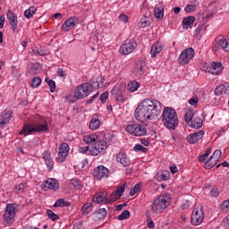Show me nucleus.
<instances>
[{
  "label": "nucleus",
  "instance_id": "680f3d73",
  "mask_svg": "<svg viewBox=\"0 0 229 229\" xmlns=\"http://www.w3.org/2000/svg\"><path fill=\"white\" fill-rule=\"evenodd\" d=\"M191 207V200H185V202L182 205V210H187Z\"/></svg>",
  "mask_w": 229,
  "mask_h": 229
},
{
  "label": "nucleus",
  "instance_id": "9d476101",
  "mask_svg": "<svg viewBox=\"0 0 229 229\" xmlns=\"http://www.w3.org/2000/svg\"><path fill=\"white\" fill-rule=\"evenodd\" d=\"M194 58V50L192 47H188L183 50L179 55L178 62L180 65H187L191 60Z\"/></svg>",
  "mask_w": 229,
  "mask_h": 229
},
{
  "label": "nucleus",
  "instance_id": "58836bf2",
  "mask_svg": "<svg viewBox=\"0 0 229 229\" xmlns=\"http://www.w3.org/2000/svg\"><path fill=\"white\" fill-rule=\"evenodd\" d=\"M41 83H42V79H40V77L37 76L34 79H32L31 87H32V89H38V87H40Z\"/></svg>",
  "mask_w": 229,
  "mask_h": 229
},
{
  "label": "nucleus",
  "instance_id": "e2e57ef3",
  "mask_svg": "<svg viewBox=\"0 0 229 229\" xmlns=\"http://www.w3.org/2000/svg\"><path fill=\"white\" fill-rule=\"evenodd\" d=\"M140 144H142V146H146V147L149 146L151 142L149 141V140H147V139H140Z\"/></svg>",
  "mask_w": 229,
  "mask_h": 229
},
{
  "label": "nucleus",
  "instance_id": "ddd939ff",
  "mask_svg": "<svg viewBox=\"0 0 229 229\" xmlns=\"http://www.w3.org/2000/svg\"><path fill=\"white\" fill-rule=\"evenodd\" d=\"M108 174H110V170L103 165H98L93 170V176L97 178V180L108 178Z\"/></svg>",
  "mask_w": 229,
  "mask_h": 229
},
{
  "label": "nucleus",
  "instance_id": "5fc2aeb1",
  "mask_svg": "<svg viewBox=\"0 0 229 229\" xmlns=\"http://www.w3.org/2000/svg\"><path fill=\"white\" fill-rule=\"evenodd\" d=\"M64 205H65V200H64V199H58V200L55 203L54 207L56 208H58V207H64Z\"/></svg>",
  "mask_w": 229,
  "mask_h": 229
},
{
  "label": "nucleus",
  "instance_id": "dca6fc26",
  "mask_svg": "<svg viewBox=\"0 0 229 229\" xmlns=\"http://www.w3.org/2000/svg\"><path fill=\"white\" fill-rule=\"evenodd\" d=\"M223 72V64L213 62L207 69L206 72L209 74H215L216 76H219Z\"/></svg>",
  "mask_w": 229,
  "mask_h": 229
},
{
  "label": "nucleus",
  "instance_id": "c9c22d12",
  "mask_svg": "<svg viewBox=\"0 0 229 229\" xmlns=\"http://www.w3.org/2000/svg\"><path fill=\"white\" fill-rule=\"evenodd\" d=\"M26 187H28L26 182H21L14 187V192H16V194H21V192H24Z\"/></svg>",
  "mask_w": 229,
  "mask_h": 229
},
{
  "label": "nucleus",
  "instance_id": "49530a36",
  "mask_svg": "<svg viewBox=\"0 0 229 229\" xmlns=\"http://www.w3.org/2000/svg\"><path fill=\"white\" fill-rule=\"evenodd\" d=\"M82 210L86 214H89L90 212V210H92V203L88 202V203L84 204L82 207Z\"/></svg>",
  "mask_w": 229,
  "mask_h": 229
},
{
  "label": "nucleus",
  "instance_id": "2f4dec72",
  "mask_svg": "<svg viewBox=\"0 0 229 229\" xmlns=\"http://www.w3.org/2000/svg\"><path fill=\"white\" fill-rule=\"evenodd\" d=\"M37 13V7L35 6H30L29 9H27L23 15L24 17H26V19H31V17H33V15H35Z\"/></svg>",
  "mask_w": 229,
  "mask_h": 229
},
{
  "label": "nucleus",
  "instance_id": "a211bd4d",
  "mask_svg": "<svg viewBox=\"0 0 229 229\" xmlns=\"http://www.w3.org/2000/svg\"><path fill=\"white\" fill-rule=\"evenodd\" d=\"M205 136V131L200 130L197 132L191 133L190 134L186 140L190 143V144H196L199 140H201V139H203V137Z\"/></svg>",
  "mask_w": 229,
  "mask_h": 229
},
{
  "label": "nucleus",
  "instance_id": "423d86ee",
  "mask_svg": "<svg viewBox=\"0 0 229 229\" xmlns=\"http://www.w3.org/2000/svg\"><path fill=\"white\" fill-rule=\"evenodd\" d=\"M106 148H108L106 141L102 140L98 137L95 140L94 143L91 144V147L89 148V153L92 155V157H98V155L103 153Z\"/></svg>",
  "mask_w": 229,
  "mask_h": 229
},
{
  "label": "nucleus",
  "instance_id": "6ab92c4d",
  "mask_svg": "<svg viewBox=\"0 0 229 229\" xmlns=\"http://www.w3.org/2000/svg\"><path fill=\"white\" fill-rule=\"evenodd\" d=\"M43 189H51L52 191H58L60 189V184L56 179H47L43 184Z\"/></svg>",
  "mask_w": 229,
  "mask_h": 229
},
{
  "label": "nucleus",
  "instance_id": "f03ea898",
  "mask_svg": "<svg viewBox=\"0 0 229 229\" xmlns=\"http://www.w3.org/2000/svg\"><path fill=\"white\" fill-rule=\"evenodd\" d=\"M44 131H49V125L45 117L36 114L33 117L32 124L26 123L22 130L20 131V135H31L32 133H42Z\"/></svg>",
  "mask_w": 229,
  "mask_h": 229
},
{
  "label": "nucleus",
  "instance_id": "09e8293b",
  "mask_svg": "<svg viewBox=\"0 0 229 229\" xmlns=\"http://www.w3.org/2000/svg\"><path fill=\"white\" fill-rule=\"evenodd\" d=\"M99 99H100L101 103H103V104L106 103V100L108 99V92L106 91V92L102 93L100 95Z\"/></svg>",
  "mask_w": 229,
  "mask_h": 229
},
{
  "label": "nucleus",
  "instance_id": "9b49d317",
  "mask_svg": "<svg viewBox=\"0 0 229 229\" xmlns=\"http://www.w3.org/2000/svg\"><path fill=\"white\" fill-rule=\"evenodd\" d=\"M137 47V42L133 38L126 39L120 47L121 55H130L135 51Z\"/></svg>",
  "mask_w": 229,
  "mask_h": 229
},
{
  "label": "nucleus",
  "instance_id": "f704fd0d",
  "mask_svg": "<svg viewBox=\"0 0 229 229\" xmlns=\"http://www.w3.org/2000/svg\"><path fill=\"white\" fill-rule=\"evenodd\" d=\"M46 83L50 87V92H55L56 90V83L53 79H50L49 77H47L45 79Z\"/></svg>",
  "mask_w": 229,
  "mask_h": 229
},
{
  "label": "nucleus",
  "instance_id": "f257e3e1",
  "mask_svg": "<svg viewBox=\"0 0 229 229\" xmlns=\"http://www.w3.org/2000/svg\"><path fill=\"white\" fill-rule=\"evenodd\" d=\"M161 112L162 103L160 101L146 98L136 107L134 117L139 123H146V121H153L155 117H158Z\"/></svg>",
  "mask_w": 229,
  "mask_h": 229
},
{
  "label": "nucleus",
  "instance_id": "1a4fd4ad",
  "mask_svg": "<svg viewBox=\"0 0 229 229\" xmlns=\"http://www.w3.org/2000/svg\"><path fill=\"white\" fill-rule=\"evenodd\" d=\"M17 211V206L15 204H7L4 214V221L6 225H13L15 221V212Z\"/></svg>",
  "mask_w": 229,
  "mask_h": 229
},
{
  "label": "nucleus",
  "instance_id": "864d4df0",
  "mask_svg": "<svg viewBox=\"0 0 229 229\" xmlns=\"http://www.w3.org/2000/svg\"><path fill=\"white\" fill-rule=\"evenodd\" d=\"M221 208L222 210H229V199L222 202Z\"/></svg>",
  "mask_w": 229,
  "mask_h": 229
},
{
  "label": "nucleus",
  "instance_id": "a19ab883",
  "mask_svg": "<svg viewBox=\"0 0 229 229\" xmlns=\"http://www.w3.org/2000/svg\"><path fill=\"white\" fill-rule=\"evenodd\" d=\"M121 199V195L114 191L110 195V199H107L106 203H114V201H117V199Z\"/></svg>",
  "mask_w": 229,
  "mask_h": 229
},
{
  "label": "nucleus",
  "instance_id": "bf43d9fd",
  "mask_svg": "<svg viewBox=\"0 0 229 229\" xmlns=\"http://www.w3.org/2000/svg\"><path fill=\"white\" fill-rule=\"evenodd\" d=\"M105 139L109 144H112L114 140H115V138H114V136H110L108 134L105 135Z\"/></svg>",
  "mask_w": 229,
  "mask_h": 229
},
{
  "label": "nucleus",
  "instance_id": "4c0bfd02",
  "mask_svg": "<svg viewBox=\"0 0 229 229\" xmlns=\"http://www.w3.org/2000/svg\"><path fill=\"white\" fill-rule=\"evenodd\" d=\"M149 24H150L149 18L146 16H143L140 21L139 22L140 28H146L149 26Z\"/></svg>",
  "mask_w": 229,
  "mask_h": 229
},
{
  "label": "nucleus",
  "instance_id": "052dcab7",
  "mask_svg": "<svg viewBox=\"0 0 229 229\" xmlns=\"http://www.w3.org/2000/svg\"><path fill=\"white\" fill-rule=\"evenodd\" d=\"M57 76H59V78H65V71H64L62 68H59L57 70Z\"/></svg>",
  "mask_w": 229,
  "mask_h": 229
},
{
  "label": "nucleus",
  "instance_id": "7c9ffc66",
  "mask_svg": "<svg viewBox=\"0 0 229 229\" xmlns=\"http://www.w3.org/2000/svg\"><path fill=\"white\" fill-rule=\"evenodd\" d=\"M98 138V136L96 134H88L83 137V140L86 144H94Z\"/></svg>",
  "mask_w": 229,
  "mask_h": 229
},
{
  "label": "nucleus",
  "instance_id": "cd10ccee",
  "mask_svg": "<svg viewBox=\"0 0 229 229\" xmlns=\"http://www.w3.org/2000/svg\"><path fill=\"white\" fill-rule=\"evenodd\" d=\"M196 21V17L188 16L182 19V28L183 30H189V28H192L194 25V21Z\"/></svg>",
  "mask_w": 229,
  "mask_h": 229
},
{
  "label": "nucleus",
  "instance_id": "39448f33",
  "mask_svg": "<svg viewBox=\"0 0 229 229\" xmlns=\"http://www.w3.org/2000/svg\"><path fill=\"white\" fill-rule=\"evenodd\" d=\"M125 131L133 137H144L148 133L146 125L140 123H131L126 126Z\"/></svg>",
  "mask_w": 229,
  "mask_h": 229
},
{
  "label": "nucleus",
  "instance_id": "3c124183",
  "mask_svg": "<svg viewBox=\"0 0 229 229\" xmlns=\"http://www.w3.org/2000/svg\"><path fill=\"white\" fill-rule=\"evenodd\" d=\"M184 11L186 12V13H191V12H195L196 9L194 8L193 4H187L184 8Z\"/></svg>",
  "mask_w": 229,
  "mask_h": 229
},
{
  "label": "nucleus",
  "instance_id": "20e7f679",
  "mask_svg": "<svg viewBox=\"0 0 229 229\" xmlns=\"http://www.w3.org/2000/svg\"><path fill=\"white\" fill-rule=\"evenodd\" d=\"M171 205V196L169 194L159 195L151 205V211L154 214H162L165 208Z\"/></svg>",
  "mask_w": 229,
  "mask_h": 229
},
{
  "label": "nucleus",
  "instance_id": "bb28decb",
  "mask_svg": "<svg viewBox=\"0 0 229 229\" xmlns=\"http://www.w3.org/2000/svg\"><path fill=\"white\" fill-rule=\"evenodd\" d=\"M215 96H223V94H229V83L226 82L216 87L214 90Z\"/></svg>",
  "mask_w": 229,
  "mask_h": 229
},
{
  "label": "nucleus",
  "instance_id": "a18cd8bd",
  "mask_svg": "<svg viewBox=\"0 0 229 229\" xmlns=\"http://www.w3.org/2000/svg\"><path fill=\"white\" fill-rule=\"evenodd\" d=\"M221 155H222L221 149H216L214 151L210 158H213L214 160H216V162H219V158H221Z\"/></svg>",
  "mask_w": 229,
  "mask_h": 229
},
{
  "label": "nucleus",
  "instance_id": "c756f323",
  "mask_svg": "<svg viewBox=\"0 0 229 229\" xmlns=\"http://www.w3.org/2000/svg\"><path fill=\"white\" fill-rule=\"evenodd\" d=\"M139 87H140V83L137 81H131L127 85V90L129 92H136V90H139Z\"/></svg>",
  "mask_w": 229,
  "mask_h": 229
},
{
  "label": "nucleus",
  "instance_id": "0eeeda50",
  "mask_svg": "<svg viewBox=\"0 0 229 229\" xmlns=\"http://www.w3.org/2000/svg\"><path fill=\"white\" fill-rule=\"evenodd\" d=\"M126 92V85L120 84L118 86H114L111 90V96L113 99H115L117 103H126V97H124V93Z\"/></svg>",
  "mask_w": 229,
  "mask_h": 229
},
{
  "label": "nucleus",
  "instance_id": "37998d69",
  "mask_svg": "<svg viewBox=\"0 0 229 229\" xmlns=\"http://www.w3.org/2000/svg\"><path fill=\"white\" fill-rule=\"evenodd\" d=\"M192 117H194V113L192 111H188L184 115L185 123L188 124L192 123Z\"/></svg>",
  "mask_w": 229,
  "mask_h": 229
},
{
  "label": "nucleus",
  "instance_id": "5701e85b",
  "mask_svg": "<svg viewBox=\"0 0 229 229\" xmlns=\"http://www.w3.org/2000/svg\"><path fill=\"white\" fill-rule=\"evenodd\" d=\"M146 67V63L144 61H136L134 64L133 72L136 76H142L144 74V68Z\"/></svg>",
  "mask_w": 229,
  "mask_h": 229
},
{
  "label": "nucleus",
  "instance_id": "13d9d810",
  "mask_svg": "<svg viewBox=\"0 0 229 229\" xmlns=\"http://www.w3.org/2000/svg\"><path fill=\"white\" fill-rule=\"evenodd\" d=\"M89 150L90 151L89 147H79L78 148L79 153H83V154L87 153V151Z\"/></svg>",
  "mask_w": 229,
  "mask_h": 229
},
{
  "label": "nucleus",
  "instance_id": "79ce46f5",
  "mask_svg": "<svg viewBox=\"0 0 229 229\" xmlns=\"http://www.w3.org/2000/svg\"><path fill=\"white\" fill-rule=\"evenodd\" d=\"M47 215L48 218L51 219V221H58V219H60L58 215L55 214V212H53V210L47 209Z\"/></svg>",
  "mask_w": 229,
  "mask_h": 229
},
{
  "label": "nucleus",
  "instance_id": "2eb2a0df",
  "mask_svg": "<svg viewBox=\"0 0 229 229\" xmlns=\"http://www.w3.org/2000/svg\"><path fill=\"white\" fill-rule=\"evenodd\" d=\"M80 20L76 17H72L67 19L62 25L61 30L63 31H71L73 28L76 27V24H79Z\"/></svg>",
  "mask_w": 229,
  "mask_h": 229
},
{
  "label": "nucleus",
  "instance_id": "603ef678",
  "mask_svg": "<svg viewBox=\"0 0 229 229\" xmlns=\"http://www.w3.org/2000/svg\"><path fill=\"white\" fill-rule=\"evenodd\" d=\"M124 187H126V184H123L122 186L118 187L115 190V192L119 195V196H123V194L124 193Z\"/></svg>",
  "mask_w": 229,
  "mask_h": 229
},
{
  "label": "nucleus",
  "instance_id": "393cba45",
  "mask_svg": "<svg viewBox=\"0 0 229 229\" xmlns=\"http://www.w3.org/2000/svg\"><path fill=\"white\" fill-rule=\"evenodd\" d=\"M99 126H101V121L99 120V115L98 114H93L90 123H89V130L93 131L98 130Z\"/></svg>",
  "mask_w": 229,
  "mask_h": 229
},
{
  "label": "nucleus",
  "instance_id": "473e14b6",
  "mask_svg": "<svg viewBox=\"0 0 229 229\" xmlns=\"http://www.w3.org/2000/svg\"><path fill=\"white\" fill-rule=\"evenodd\" d=\"M190 126L191 128H196V129H199L201 128V126H203V120H201V118H194V121H191V123H190Z\"/></svg>",
  "mask_w": 229,
  "mask_h": 229
},
{
  "label": "nucleus",
  "instance_id": "72a5a7b5",
  "mask_svg": "<svg viewBox=\"0 0 229 229\" xmlns=\"http://www.w3.org/2000/svg\"><path fill=\"white\" fill-rule=\"evenodd\" d=\"M218 44L224 49V51H226L227 53H229V39H226V38L218 39Z\"/></svg>",
  "mask_w": 229,
  "mask_h": 229
},
{
  "label": "nucleus",
  "instance_id": "b1692460",
  "mask_svg": "<svg viewBox=\"0 0 229 229\" xmlns=\"http://www.w3.org/2000/svg\"><path fill=\"white\" fill-rule=\"evenodd\" d=\"M12 120V112L5 110L0 114V126L3 127L4 124H8Z\"/></svg>",
  "mask_w": 229,
  "mask_h": 229
},
{
  "label": "nucleus",
  "instance_id": "774afa93",
  "mask_svg": "<svg viewBox=\"0 0 229 229\" xmlns=\"http://www.w3.org/2000/svg\"><path fill=\"white\" fill-rule=\"evenodd\" d=\"M98 214H100V217H105L106 216V208H99Z\"/></svg>",
  "mask_w": 229,
  "mask_h": 229
},
{
  "label": "nucleus",
  "instance_id": "c03bdc74",
  "mask_svg": "<svg viewBox=\"0 0 229 229\" xmlns=\"http://www.w3.org/2000/svg\"><path fill=\"white\" fill-rule=\"evenodd\" d=\"M126 219H130V211L129 210H124L122 212L120 216H118V220L119 221H124Z\"/></svg>",
  "mask_w": 229,
  "mask_h": 229
},
{
  "label": "nucleus",
  "instance_id": "6e6552de",
  "mask_svg": "<svg viewBox=\"0 0 229 229\" xmlns=\"http://www.w3.org/2000/svg\"><path fill=\"white\" fill-rule=\"evenodd\" d=\"M92 92V84L85 82L79 85L74 92L76 99H84V98H89Z\"/></svg>",
  "mask_w": 229,
  "mask_h": 229
},
{
  "label": "nucleus",
  "instance_id": "aec40b11",
  "mask_svg": "<svg viewBox=\"0 0 229 229\" xmlns=\"http://www.w3.org/2000/svg\"><path fill=\"white\" fill-rule=\"evenodd\" d=\"M42 158L45 160V164L48 169V171H53V167L55 165V161H53V157H51V152L49 150H46L42 154Z\"/></svg>",
  "mask_w": 229,
  "mask_h": 229
},
{
  "label": "nucleus",
  "instance_id": "69168bd1",
  "mask_svg": "<svg viewBox=\"0 0 229 229\" xmlns=\"http://www.w3.org/2000/svg\"><path fill=\"white\" fill-rule=\"evenodd\" d=\"M189 104L191 105V106H194L195 105H198V98H192L189 100Z\"/></svg>",
  "mask_w": 229,
  "mask_h": 229
},
{
  "label": "nucleus",
  "instance_id": "8fccbe9b",
  "mask_svg": "<svg viewBox=\"0 0 229 229\" xmlns=\"http://www.w3.org/2000/svg\"><path fill=\"white\" fill-rule=\"evenodd\" d=\"M139 191H140V186L136 184L130 191L131 196H135Z\"/></svg>",
  "mask_w": 229,
  "mask_h": 229
},
{
  "label": "nucleus",
  "instance_id": "4be33fe9",
  "mask_svg": "<svg viewBox=\"0 0 229 229\" xmlns=\"http://www.w3.org/2000/svg\"><path fill=\"white\" fill-rule=\"evenodd\" d=\"M164 51V46H162V43L156 42L152 45L150 55L152 58H157V55H160Z\"/></svg>",
  "mask_w": 229,
  "mask_h": 229
},
{
  "label": "nucleus",
  "instance_id": "7ed1b4c3",
  "mask_svg": "<svg viewBox=\"0 0 229 229\" xmlns=\"http://www.w3.org/2000/svg\"><path fill=\"white\" fill-rule=\"evenodd\" d=\"M164 126L168 130H176L178 127V114L173 107H165L162 114Z\"/></svg>",
  "mask_w": 229,
  "mask_h": 229
},
{
  "label": "nucleus",
  "instance_id": "4d7b16f0",
  "mask_svg": "<svg viewBox=\"0 0 229 229\" xmlns=\"http://www.w3.org/2000/svg\"><path fill=\"white\" fill-rule=\"evenodd\" d=\"M39 67H40V65H38V64L33 65L30 69V74H37Z\"/></svg>",
  "mask_w": 229,
  "mask_h": 229
},
{
  "label": "nucleus",
  "instance_id": "f8f14e48",
  "mask_svg": "<svg viewBox=\"0 0 229 229\" xmlns=\"http://www.w3.org/2000/svg\"><path fill=\"white\" fill-rule=\"evenodd\" d=\"M205 219V214L203 213V208H195L191 214V225L198 226V225H201L203 220Z\"/></svg>",
  "mask_w": 229,
  "mask_h": 229
},
{
  "label": "nucleus",
  "instance_id": "f3484780",
  "mask_svg": "<svg viewBox=\"0 0 229 229\" xmlns=\"http://www.w3.org/2000/svg\"><path fill=\"white\" fill-rule=\"evenodd\" d=\"M7 20L9 21V24L13 31V33H17V26L19 24V21L17 20V15L13 13L11 10L7 11Z\"/></svg>",
  "mask_w": 229,
  "mask_h": 229
},
{
  "label": "nucleus",
  "instance_id": "412c9836",
  "mask_svg": "<svg viewBox=\"0 0 229 229\" xmlns=\"http://www.w3.org/2000/svg\"><path fill=\"white\" fill-rule=\"evenodd\" d=\"M116 161L123 165V167H128L131 164L130 157L124 152H120L116 155Z\"/></svg>",
  "mask_w": 229,
  "mask_h": 229
},
{
  "label": "nucleus",
  "instance_id": "e433bc0d",
  "mask_svg": "<svg viewBox=\"0 0 229 229\" xmlns=\"http://www.w3.org/2000/svg\"><path fill=\"white\" fill-rule=\"evenodd\" d=\"M217 164V161L212 157H209L208 160L205 163L204 167L205 169H212L214 165Z\"/></svg>",
  "mask_w": 229,
  "mask_h": 229
},
{
  "label": "nucleus",
  "instance_id": "4468645a",
  "mask_svg": "<svg viewBox=\"0 0 229 229\" xmlns=\"http://www.w3.org/2000/svg\"><path fill=\"white\" fill-rule=\"evenodd\" d=\"M67 155H69V144L62 143L59 147L57 161L60 163L65 162V160H67Z\"/></svg>",
  "mask_w": 229,
  "mask_h": 229
},
{
  "label": "nucleus",
  "instance_id": "6e6d98bb",
  "mask_svg": "<svg viewBox=\"0 0 229 229\" xmlns=\"http://www.w3.org/2000/svg\"><path fill=\"white\" fill-rule=\"evenodd\" d=\"M99 97V92L96 93L95 95L92 96V98L89 100H87V105H90L92 103H94V99H97V98Z\"/></svg>",
  "mask_w": 229,
  "mask_h": 229
},
{
  "label": "nucleus",
  "instance_id": "338daca9",
  "mask_svg": "<svg viewBox=\"0 0 229 229\" xmlns=\"http://www.w3.org/2000/svg\"><path fill=\"white\" fill-rule=\"evenodd\" d=\"M211 196H214L215 198L219 196V189L215 188L211 191Z\"/></svg>",
  "mask_w": 229,
  "mask_h": 229
},
{
  "label": "nucleus",
  "instance_id": "c85d7f7f",
  "mask_svg": "<svg viewBox=\"0 0 229 229\" xmlns=\"http://www.w3.org/2000/svg\"><path fill=\"white\" fill-rule=\"evenodd\" d=\"M154 15L156 19H164V4H158L154 9Z\"/></svg>",
  "mask_w": 229,
  "mask_h": 229
},
{
  "label": "nucleus",
  "instance_id": "ea45409f",
  "mask_svg": "<svg viewBox=\"0 0 229 229\" xmlns=\"http://www.w3.org/2000/svg\"><path fill=\"white\" fill-rule=\"evenodd\" d=\"M71 183L72 185H73V187H75V189H77L78 191H81V189H83V185H81V182H80L79 179H72L71 180Z\"/></svg>",
  "mask_w": 229,
  "mask_h": 229
},
{
  "label": "nucleus",
  "instance_id": "a878e982",
  "mask_svg": "<svg viewBox=\"0 0 229 229\" xmlns=\"http://www.w3.org/2000/svg\"><path fill=\"white\" fill-rule=\"evenodd\" d=\"M107 196L108 193L106 191L96 193L92 199V201H94V203H103V201L106 203V201L108 200Z\"/></svg>",
  "mask_w": 229,
  "mask_h": 229
},
{
  "label": "nucleus",
  "instance_id": "de8ad7c7",
  "mask_svg": "<svg viewBox=\"0 0 229 229\" xmlns=\"http://www.w3.org/2000/svg\"><path fill=\"white\" fill-rule=\"evenodd\" d=\"M134 151H141V153H147L148 151V148H144L142 145L140 144H136L134 146Z\"/></svg>",
  "mask_w": 229,
  "mask_h": 229
},
{
  "label": "nucleus",
  "instance_id": "0e129e2a",
  "mask_svg": "<svg viewBox=\"0 0 229 229\" xmlns=\"http://www.w3.org/2000/svg\"><path fill=\"white\" fill-rule=\"evenodd\" d=\"M119 19L122 22H124V23L128 22V16L126 14H121L119 16Z\"/></svg>",
  "mask_w": 229,
  "mask_h": 229
}]
</instances>
